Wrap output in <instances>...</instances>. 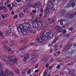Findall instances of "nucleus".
Wrapping results in <instances>:
<instances>
[{
	"instance_id": "obj_1",
	"label": "nucleus",
	"mask_w": 76,
	"mask_h": 76,
	"mask_svg": "<svg viewBox=\"0 0 76 76\" xmlns=\"http://www.w3.org/2000/svg\"><path fill=\"white\" fill-rule=\"evenodd\" d=\"M36 39L38 42L41 43L43 42V40H47V37L43 35L42 33H41L40 34V36H38L36 38Z\"/></svg>"
},
{
	"instance_id": "obj_2",
	"label": "nucleus",
	"mask_w": 76,
	"mask_h": 76,
	"mask_svg": "<svg viewBox=\"0 0 76 76\" xmlns=\"http://www.w3.org/2000/svg\"><path fill=\"white\" fill-rule=\"evenodd\" d=\"M31 57H32V60H30V63L31 64H33L35 61L37 59V58L39 57V54H38L37 53H34L31 55Z\"/></svg>"
},
{
	"instance_id": "obj_3",
	"label": "nucleus",
	"mask_w": 76,
	"mask_h": 76,
	"mask_svg": "<svg viewBox=\"0 0 76 76\" xmlns=\"http://www.w3.org/2000/svg\"><path fill=\"white\" fill-rule=\"evenodd\" d=\"M41 22V20L40 19L38 18H37V19L34 20V22L32 23V25L34 28H37L39 26H38V23H40Z\"/></svg>"
},
{
	"instance_id": "obj_4",
	"label": "nucleus",
	"mask_w": 76,
	"mask_h": 76,
	"mask_svg": "<svg viewBox=\"0 0 76 76\" xmlns=\"http://www.w3.org/2000/svg\"><path fill=\"white\" fill-rule=\"evenodd\" d=\"M8 58L11 61H12L15 64H17L16 61L18 60V58L16 57V56H12V57L10 56H8Z\"/></svg>"
},
{
	"instance_id": "obj_5",
	"label": "nucleus",
	"mask_w": 76,
	"mask_h": 76,
	"mask_svg": "<svg viewBox=\"0 0 76 76\" xmlns=\"http://www.w3.org/2000/svg\"><path fill=\"white\" fill-rule=\"evenodd\" d=\"M25 25H23L22 24H20L17 27V28L18 33H21V31L23 30H25V27L24 26Z\"/></svg>"
},
{
	"instance_id": "obj_6",
	"label": "nucleus",
	"mask_w": 76,
	"mask_h": 76,
	"mask_svg": "<svg viewBox=\"0 0 76 76\" xmlns=\"http://www.w3.org/2000/svg\"><path fill=\"white\" fill-rule=\"evenodd\" d=\"M5 34L6 35H9V36H12L13 37L15 38H18V35H16L15 34H13V33L11 32L10 30L9 31H6L5 32Z\"/></svg>"
},
{
	"instance_id": "obj_7",
	"label": "nucleus",
	"mask_w": 76,
	"mask_h": 76,
	"mask_svg": "<svg viewBox=\"0 0 76 76\" xmlns=\"http://www.w3.org/2000/svg\"><path fill=\"white\" fill-rule=\"evenodd\" d=\"M47 6L49 9H53L54 7L53 2L52 1H50L47 3Z\"/></svg>"
},
{
	"instance_id": "obj_8",
	"label": "nucleus",
	"mask_w": 76,
	"mask_h": 76,
	"mask_svg": "<svg viewBox=\"0 0 76 76\" xmlns=\"http://www.w3.org/2000/svg\"><path fill=\"white\" fill-rule=\"evenodd\" d=\"M55 28L56 29L57 31L59 33H61V32L63 31V29L61 27L57 25H56L55 26Z\"/></svg>"
},
{
	"instance_id": "obj_9",
	"label": "nucleus",
	"mask_w": 76,
	"mask_h": 76,
	"mask_svg": "<svg viewBox=\"0 0 76 76\" xmlns=\"http://www.w3.org/2000/svg\"><path fill=\"white\" fill-rule=\"evenodd\" d=\"M35 28L33 27H31L30 28L27 30V31L30 34H34L35 33Z\"/></svg>"
},
{
	"instance_id": "obj_10",
	"label": "nucleus",
	"mask_w": 76,
	"mask_h": 76,
	"mask_svg": "<svg viewBox=\"0 0 76 76\" xmlns=\"http://www.w3.org/2000/svg\"><path fill=\"white\" fill-rule=\"evenodd\" d=\"M23 25H24V27L27 29V30L31 28V25L28 23H23Z\"/></svg>"
},
{
	"instance_id": "obj_11",
	"label": "nucleus",
	"mask_w": 76,
	"mask_h": 76,
	"mask_svg": "<svg viewBox=\"0 0 76 76\" xmlns=\"http://www.w3.org/2000/svg\"><path fill=\"white\" fill-rule=\"evenodd\" d=\"M72 46V44H70L67 46H65L64 47V50L65 51H67Z\"/></svg>"
},
{
	"instance_id": "obj_12",
	"label": "nucleus",
	"mask_w": 76,
	"mask_h": 76,
	"mask_svg": "<svg viewBox=\"0 0 76 76\" xmlns=\"http://www.w3.org/2000/svg\"><path fill=\"white\" fill-rule=\"evenodd\" d=\"M75 5L76 4H74L73 2V1H71L69 3L68 5V6L69 7H74L75 6Z\"/></svg>"
},
{
	"instance_id": "obj_13",
	"label": "nucleus",
	"mask_w": 76,
	"mask_h": 76,
	"mask_svg": "<svg viewBox=\"0 0 76 76\" xmlns=\"http://www.w3.org/2000/svg\"><path fill=\"white\" fill-rule=\"evenodd\" d=\"M54 37V35L52 33H48V36H47V39H48V38H52Z\"/></svg>"
},
{
	"instance_id": "obj_14",
	"label": "nucleus",
	"mask_w": 76,
	"mask_h": 76,
	"mask_svg": "<svg viewBox=\"0 0 76 76\" xmlns=\"http://www.w3.org/2000/svg\"><path fill=\"white\" fill-rule=\"evenodd\" d=\"M48 32H49V31L48 30H46L44 31L43 34H42L43 35L45 36V37H47V36L48 35V33H49Z\"/></svg>"
},
{
	"instance_id": "obj_15",
	"label": "nucleus",
	"mask_w": 76,
	"mask_h": 76,
	"mask_svg": "<svg viewBox=\"0 0 76 76\" xmlns=\"http://www.w3.org/2000/svg\"><path fill=\"white\" fill-rule=\"evenodd\" d=\"M66 16L68 18H72L74 16H75V15H74V14L72 13L71 14H67L66 15Z\"/></svg>"
},
{
	"instance_id": "obj_16",
	"label": "nucleus",
	"mask_w": 76,
	"mask_h": 76,
	"mask_svg": "<svg viewBox=\"0 0 76 76\" xmlns=\"http://www.w3.org/2000/svg\"><path fill=\"white\" fill-rule=\"evenodd\" d=\"M24 54V55L26 56V57L25 56L24 57L23 59V60L24 61H27V60H28V57H29V55L27 53H25Z\"/></svg>"
},
{
	"instance_id": "obj_17",
	"label": "nucleus",
	"mask_w": 76,
	"mask_h": 76,
	"mask_svg": "<svg viewBox=\"0 0 76 76\" xmlns=\"http://www.w3.org/2000/svg\"><path fill=\"white\" fill-rule=\"evenodd\" d=\"M10 71L7 69H6L5 70V75H9V73H10Z\"/></svg>"
},
{
	"instance_id": "obj_18",
	"label": "nucleus",
	"mask_w": 76,
	"mask_h": 76,
	"mask_svg": "<svg viewBox=\"0 0 76 76\" xmlns=\"http://www.w3.org/2000/svg\"><path fill=\"white\" fill-rule=\"evenodd\" d=\"M4 47L5 48V50H7V51H8V52H11V51H12V50H10V49H9V48H8L9 47L5 45H4Z\"/></svg>"
},
{
	"instance_id": "obj_19",
	"label": "nucleus",
	"mask_w": 76,
	"mask_h": 76,
	"mask_svg": "<svg viewBox=\"0 0 76 76\" xmlns=\"http://www.w3.org/2000/svg\"><path fill=\"white\" fill-rule=\"evenodd\" d=\"M13 42H14V41H11L10 43H11V44H9L8 45L9 47H12L13 46H14L15 45L14 43H13Z\"/></svg>"
},
{
	"instance_id": "obj_20",
	"label": "nucleus",
	"mask_w": 76,
	"mask_h": 76,
	"mask_svg": "<svg viewBox=\"0 0 76 76\" xmlns=\"http://www.w3.org/2000/svg\"><path fill=\"white\" fill-rule=\"evenodd\" d=\"M58 44H56V45H54L55 47V50H54L55 52H56L57 51L58 48Z\"/></svg>"
},
{
	"instance_id": "obj_21",
	"label": "nucleus",
	"mask_w": 76,
	"mask_h": 76,
	"mask_svg": "<svg viewBox=\"0 0 76 76\" xmlns=\"http://www.w3.org/2000/svg\"><path fill=\"white\" fill-rule=\"evenodd\" d=\"M66 10H62L61 12V16H63L64 14L66 13Z\"/></svg>"
},
{
	"instance_id": "obj_22",
	"label": "nucleus",
	"mask_w": 76,
	"mask_h": 76,
	"mask_svg": "<svg viewBox=\"0 0 76 76\" xmlns=\"http://www.w3.org/2000/svg\"><path fill=\"white\" fill-rule=\"evenodd\" d=\"M25 30H22V31H21V32H22V34L23 35H26V34H27V33H26V31Z\"/></svg>"
},
{
	"instance_id": "obj_23",
	"label": "nucleus",
	"mask_w": 76,
	"mask_h": 76,
	"mask_svg": "<svg viewBox=\"0 0 76 76\" xmlns=\"http://www.w3.org/2000/svg\"><path fill=\"white\" fill-rule=\"evenodd\" d=\"M43 61L46 63L47 61H48V58L46 57H45L43 59Z\"/></svg>"
},
{
	"instance_id": "obj_24",
	"label": "nucleus",
	"mask_w": 76,
	"mask_h": 76,
	"mask_svg": "<svg viewBox=\"0 0 76 76\" xmlns=\"http://www.w3.org/2000/svg\"><path fill=\"white\" fill-rule=\"evenodd\" d=\"M1 23L2 25H7V21H3Z\"/></svg>"
},
{
	"instance_id": "obj_25",
	"label": "nucleus",
	"mask_w": 76,
	"mask_h": 76,
	"mask_svg": "<svg viewBox=\"0 0 76 76\" xmlns=\"http://www.w3.org/2000/svg\"><path fill=\"white\" fill-rule=\"evenodd\" d=\"M65 20H63V19H62L61 20L59 21H58V22H60V24L61 25H62L63 24V21H65Z\"/></svg>"
},
{
	"instance_id": "obj_26",
	"label": "nucleus",
	"mask_w": 76,
	"mask_h": 76,
	"mask_svg": "<svg viewBox=\"0 0 76 76\" xmlns=\"http://www.w3.org/2000/svg\"><path fill=\"white\" fill-rule=\"evenodd\" d=\"M0 36L1 37H2V38H4V36L3 35V33H2V32H1V31L0 30Z\"/></svg>"
},
{
	"instance_id": "obj_27",
	"label": "nucleus",
	"mask_w": 76,
	"mask_h": 76,
	"mask_svg": "<svg viewBox=\"0 0 76 76\" xmlns=\"http://www.w3.org/2000/svg\"><path fill=\"white\" fill-rule=\"evenodd\" d=\"M23 16V12H20L19 14V17L20 18H22V17Z\"/></svg>"
},
{
	"instance_id": "obj_28",
	"label": "nucleus",
	"mask_w": 76,
	"mask_h": 76,
	"mask_svg": "<svg viewBox=\"0 0 76 76\" xmlns=\"http://www.w3.org/2000/svg\"><path fill=\"white\" fill-rule=\"evenodd\" d=\"M60 51H58L56 53H54V55H55V56H58V55L60 54Z\"/></svg>"
},
{
	"instance_id": "obj_29",
	"label": "nucleus",
	"mask_w": 76,
	"mask_h": 76,
	"mask_svg": "<svg viewBox=\"0 0 76 76\" xmlns=\"http://www.w3.org/2000/svg\"><path fill=\"white\" fill-rule=\"evenodd\" d=\"M14 71L16 73H18V74H19V71L18 69H16L14 70Z\"/></svg>"
},
{
	"instance_id": "obj_30",
	"label": "nucleus",
	"mask_w": 76,
	"mask_h": 76,
	"mask_svg": "<svg viewBox=\"0 0 76 76\" xmlns=\"http://www.w3.org/2000/svg\"><path fill=\"white\" fill-rule=\"evenodd\" d=\"M27 41H26L25 40H22L20 41V43H24V42H26Z\"/></svg>"
},
{
	"instance_id": "obj_31",
	"label": "nucleus",
	"mask_w": 76,
	"mask_h": 76,
	"mask_svg": "<svg viewBox=\"0 0 76 76\" xmlns=\"http://www.w3.org/2000/svg\"><path fill=\"white\" fill-rule=\"evenodd\" d=\"M53 37H55V39L54 40H55L56 41H57L58 40V37L57 36H54Z\"/></svg>"
},
{
	"instance_id": "obj_32",
	"label": "nucleus",
	"mask_w": 76,
	"mask_h": 76,
	"mask_svg": "<svg viewBox=\"0 0 76 76\" xmlns=\"http://www.w3.org/2000/svg\"><path fill=\"white\" fill-rule=\"evenodd\" d=\"M9 75H10L11 76H14V73H13V72L10 71V73H9Z\"/></svg>"
},
{
	"instance_id": "obj_33",
	"label": "nucleus",
	"mask_w": 76,
	"mask_h": 76,
	"mask_svg": "<svg viewBox=\"0 0 76 76\" xmlns=\"http://www.w3.org/2000/svg\"><path fill=\"white\" fill-rule=\"evenodd\" d=\"M12 28H13V26H9L8 28V29H10V30H11V29H12Z\"/></svg>"
},
{
	"instance_id": "obj_34",
	"label": "nucleus",
	"mask_w": 76,
	"mask_h": 76,
	"mask_svg": "<svg viewBox=\"0 0 76 76\" xmlns=\"http://www.w3.org/2000/svg\"><path fill=\"white\" fill-rule=\"evenodd\" d=\"M37 28L38 31H40L42 29V27L39 26Z\"/></svg>"
},
{
	"instance_id": "obj_35",
	"label": "nucleus",
	"mask_w": 76,
	"mask_h": 76,
	"mask_svg": "<svg viewBox=\"0 0 76 76\" xmlns=\"http://www.w3.org/2000/svg\"><path fill=\"white\" fill-rule=\"evenodd\" d=\"M47 76V72H44L43 74V76Z\"/></svg>"
},
{
	"instance_id": "obj_36",
	"label": "nucleus",
	"mask_w": 76,
	"mask_h": 76,
	"mask_svg": "<svg viewBox=\"0 0 76 76\" xmlns=\"http://www.w3.org/2000/svg\"><path fill=\"white\" fill-rule=\"evenodd\" d=\"M49 12H50V11L48 10H45V12L47 13V14H48L49 13Z\"/></svg>"
},
{
	"instance_id": "obj_37",
	"label": "nucleus",
	"mask_w": 76,
	"mask_h": 76,
	"mask_svg": "<svg viewBox=\"0 0 76 76\" xmlns=\"http://www.w3.org/2000/svg\"><path fill=\"white\" fill-rule=\"evenodd\" d=\"M31 70L29 69V70L27 71V74H28V75H29V74L31 73Z\"/></svg>"
},
{
	"instance_id": "obj_38",
	"label": "nucleus",
	"mask_w": 76,
	"mask_h": 76,
	"mask_svg": "<svg viewBox=\"0 0 76 76\" xmlns=\"http://www.w3.org/2000/svg\"><path fill=\"white\" fill-rule=\"evenodd\" d=\"M56 41H57L56 40L54 39V41L51 43V44L52 45H53V44H54V43H56Z\"/></svg>"
},
{
	"instance_id": "obj_39",
	"label": "nucleus",
	"mask_w": 76,
	"mask_h": 76,
	"mask_svg": "<svg viewBox=\"0 0 76 76\" xmlns=\"http://www.w3.org/2000/svg\"><path fill=\"white\" fill-rule=\"evenodd\" d=\"M37 4H34L33 6V8H35L37 7Z\"/></svg>"
},
{
	"instance_id": "obj_40",
	"label": "nucleus",
	"mask_w": 76,
	"mask_h": 76,
	"mask_svg": "<svg viewBox=\"0 0 76 76\" xmlns=\"http://www.w3.org/2000/svg\"><path fill=\"white\" fill-rule=\"evenodd\" d=\"M0 68H1L2 69H3L2 68H3V65L2 64H1V63H0Z\"/></svg>"
},
{
	"instance_id": "obj_41",
	"label": "nucleus",
	"mask_w": 76,
	"mask_h": 76,
	"mask_svg": "<svg viewBox=\"0 0 76 76\" xmlns=\"http://www.w3.org/2000/svg\"><path fill=\"white\" fill-rule=\"evenodd\" d=\"M62 32L64 34H65L66 33V31L65 30H64L62 31Z\"/></svg>"
},
{
	"instance_id": "obj_42",
	"label": "nucleus",
	"mask_w": 76,
	"mask_h": 76,
	"mask_svg": "<svg viewBox=\"0 0 76 76\" xmlns=\"http://www.w3.org/2000/svg\"><path fill=\"white\" fill-rule=\"evenodd\" d=\"M68 52L69 53H72V50L71 49H70L68 50Z\"/></svg>"
},
{
	"instance_id": "obj_43",
	"label": "nucleus",
	"mask_w": 76,
	"mask_h": 76,
	"mask_svg": "<svg viewBox=\"0 0 76 76\" xmlns=\"http://www.w3.org/2000/svg\"><path fill=\"white\" fill-rule=\"evenodd\" d=\"M26 3H27V4H30V3H31V1H30L29 0H27L26 1Z\"/></svg>"
},
{
	"instance_id": "obj_44",
	"label": "nucleus",
	"mask_w": 76,
	"mask_h": 76,
	"mask_svg": "<svg viewBox=\"0 0 76 76\" xmlns=\"http://www.w3.org/2000/svg\"><path fill=\"white\" fill-rule=\"evenodd\" d=\"M22 74L23 75H25L26 73L25 72L24 70H23L22 71Z\"/></svg>"
},
{
	"instance_id": "obj_45",
	"label": "nucleus",
	"mask_w": 76,
	"mask_h": 76,
	"mask_svg": "<svg viewBox=\"0 0 76 76\" xmlns=\"http://www.w3.org/2000/svg\"><path fill=\"white\" fill-rule=\"evenodd\" d=\"M4 12H7L8 10H7V8L6 9L4 10Z\"/></svg>"
},
{
	"instance_id": "obj_46",
	"label": "nucleus",
	"mask_w": 76,
	"mask_h": 76,
	"mask_svg": "<svg viewBox=\"0 0 76 76\" xmlns=\"http://www.w3.org/2000/svg\"><path fill=\"white\" fill-rule=\"evenodd\" d=\"M8 41L7 40H6L4 41V42L2 43V44H7L8 42Z\"/></svg>"
},
{
	"instance_id": "obj_47",
	"label": "nucleus",
	"mask_w": 76,
	"mask_h": 76,
	"mask_svg": "<svg viewBox=\"0 0 76 76\" xmlns=\"http://www.w3.org/2000/svg\"><path fill=\"white\" fill-rule=\"evenodd\" d=\"M17 4L16 3H13L12 4V6L14 7L15 6H16V5L15 4Z\"/></svg>"
},
{
	"instance_id": "obj_48",
	"label": "nucleus",
	"mask_w": 76,
	"mask_h": 76,
	"mask_svg": "<svg viewBox=\"0 0 76 76\" xmlns=\"http://www.w3.org/2000/svg\"><path fill=\"white\" fill-rule=\"evenodd\" d=\"M3 19H4V18H6V17L4 16V15H1Z\"/></svg>"
},
{
	"instance_id": "obj_49",
	"label": "nucleus",
	"mask_w": 76,
	"mask_h": 76,
	"mask_svg": "<svg viewBox=\"0 0 76 76\" xmlns=\"http://www.w3.org/2000/svg\"><path fill=\"white\" fill-rule=\"evenodd\" d=\"M49 67V65H48V63H47L46 64V67L47 68Z\"/></svg>"
},
{
	"instance_id": "obj_50",
	"label": "nucleus",
	"mask_w": 76,
	"mask_h": 76,
	"mask_svg": "<svg viewBox=\"0 0 76 76\" xmlns=\"http://www.w3.org/2000/svg\"><path fill=\"white\" fill-rule=\"evenodd\" d=\"M32 12L33 13H36L37 12V11L36 10H33L32 11Z\"/></svg>"
},
{
	"instance_id": "obj_51",
	"label": "nucleus",
	"mask_w": 76,
	"mask_h": 76,
	"mask_svg": "<svg viewBox=\"0 0 76 76\" xmlns=\"http://www.w3.org/2000/svg\"><path fill=\"white\" fill-rule=\"evenodd\" d=\"M16 1L18 2V3H20V2L22 1V0H17Z\"/></svg>"
},
{
	"instance_id": "obj_52",
	"label": "nucleus",
	"mask_w": 76,
	"mask_h": 76,
	"mask_svg": "<svg viewBox=\"0 0 76 76\" xmlns=\"http://www.w3.org/2000/svg\"><path fill=\"white\" fill-rule=\"evenodd\" d=\"M18 17V16L16 15H15L13 17V19H16V18H17V17Z\"/></svg>"
},
{
	"instance_id": "obj_53",
	"label": "nucleus",
	"mask_w": 76,
	"mask_h": 76,
	"mask_svg": "<svg viewBox=\"0 0 76 76\" xmlns=\"http://www.w3.org/2000/svg\"><path fill=\"white\" fill-rule=\"evenodd\" d=\"M73 30V28H70L69 29V31H72Z\"/></svg>"
},
{
	"instance_id": "obj_54",
	"label": "nucleus",
	"mask_w": 76,
	"mask_h": 76,
	"mask_svg": "<svg viewBox=\"0 0 76 76\" xmlns=\"http://www.w3.org/2000/svg\"><path fill=\"white\" fill-rule=\"evenodd\" d=\"M57 69H60V65H58L57 66Z\"/></svg>"
},
{
	"instance_id": "obj_55",
	"label": "nucleus",
	"mask_w": 76,
	"mask_h": 76,
	"mask_svg": "<svg viewBox=\"0 0 76 76\" xmlns=\"http://www.w3.org/2000/svg\"><path fill=\"white\" fill-rule=\"evenodd\" d=\"M28 7H32V5L31 4H29L28 5Z\"/></svg>"
},
{
	"instance_id": "obj_56",
	"label": "nucleus",
	"mask_w": 76,
	"mask_h": 76,
	"mask_svg": "<svg viewBox=\"0 0 76 76\" xmlns=\"http://www.w3.org/2000/svg\"><path fill=\"white\" fill-rule=\"evenodd\" d=\"M40 4V2L37 3H36V4L37 6H38L39 5V4Z\"/></svg>"
},
{
	"instance_id": "obj_57",
	"label": "nucleus",
	"mask_w": 76,
	"mask_h": 76,
	"mask_svg": "<svg viewBox=\"0 0 76 76\" xmlns=\"http://www.w3.org/2000/svg\"><path fill=\"white\" fill-rule=\"evenodd\" d=\"M0 76H4V75H3V73H0Z\"/></svg>"
},
{
	"instance_id": "obj_58",
	"label": "nucleus",
	"mask_w": 76,
	"mask_h": 76,
	"mask_svg": "<svg viewBox=\"0 0 76 76\" xmlns=\"http://www.w3.org/2000/svg\"><path fill=\"white\" fill-rule=\"evenodd\" d=\"M29 44L31 45V46H33V45H34V44L32 43H30Z\"/></svg>"
},
{
	"instance_id": "obj_59",
	"label": "nucleus",
	"mask_w": 76,
	"mask_h": 76,
	"mask_svg": "<svg viewBox=\"0 0 76 76\" xmlns=\"http://www.w3.org/2000/svg\"><path fill=\"white\" fill-rule=\"evenodd\" d=\"M33 15H34L32 12H30V15H29L30 16H32Z\"/></svg>"
},
{
	"instance_id": "obj_60",
	"label": "nucleus",
	"mask_w": 76,
	"mask_h": 76,
	"mask_svg": "<svg viewBox=\"0 0 76 76\" xmlns=\"http://www.w3.org/2000/svg\"><path fill=\"white\" fill-rule=\"evenodd\" d=\"M28 68H26L24 70V71H25L26 72H27L28 71Z\"/></svg>"
},
{
	"instance_id": "obj_61",
	"label": "nucleus",
	"mask_w": 76,
	"mask_h": 76,
	"mask_svg": "<svg viewBox=\"0 0 76 76\" xmlns=\"http://www.w3.org/2000/svg\"><path fill=\"white\" fill-rule=\"evenodd\" d=\"M5 4H9V2H8L7 1H6L5 3Z\"/></svg>"
},
{
	"instance_id": "obj_62",
	"label": "nucleus",
	"mask_w": 76,
	"mask_h": 76,
	"mask_svg": "<svg viewBox=\"0 0 76 76\" xmlns=\"http://www.w3.org/2000/svg\"><path fill=\"white\" fill-rule=\"evenodd\" d=\"M11 6V4H8L7 6V7H10Z\"/></svg>"
},
{
	"instance_id": "obj_63",
	"label": "nucleus",
	"mask_w": 76,
	"mask_h": 76,
	"mask_svg": "<svg viewBox=\"0 0 76 76\" xmlns=\"http://www.w3.org/2000/svg\"><path fill=\"white\" fill-rule=\"evenodd\" d=\"M52 18H49L48 19V21H51V20Z\"/></svg>"
},
{
	"instance_id": "obj_64",
	"label": "nucleus",
	"mask_w": 76,
	"mask_h": 76,
	"mask_svg": "<svg viewBox=\"0 0 76 76\" xmlns=\"http://www.w3.org/2000/svg\"><path fill=\"white\" fill-rule=\"evenodd\" d=\"M63 47V45H60L59 46V48H61Z\"/></svg>"
}]
</instances>
